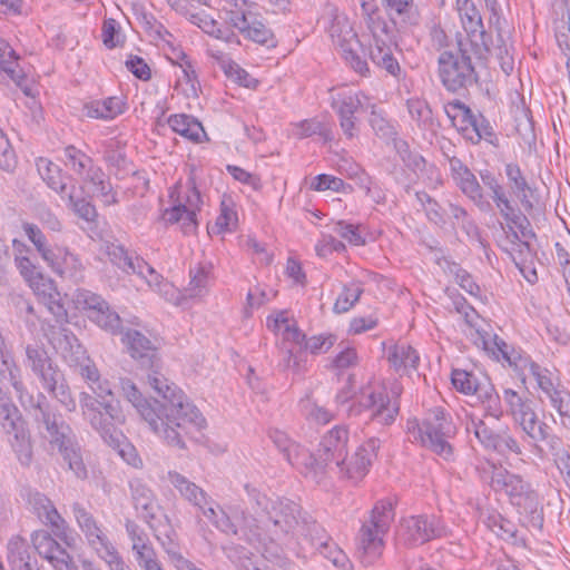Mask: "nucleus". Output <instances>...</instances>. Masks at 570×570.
<instances>
[{
	"label": "nucleus",
	"mask_w": 570,
	"mask_h": 570,
	"mask_svg": "<svg viewBox=\"0 0 570 570\" xmlns=\"http://www.w3.org/2000/svg\"><path fill=\"white\" fill-rule=\"evenodd\" d=\"M317 537L318 553L330 560L336 568L341 570H353V563L346 553L328 537L322 525H313L311 529Z\"/></svg>",
	"instance_id": "30"
},
{
	"label": "nucleus",
	"mask_w": 570,
	"mask_h": 570,
	"mask_svg": "<svg viewBox=\"0 0 570 570\" xmlns=\"http://www.w3.org/2000/svg\"><path fill=\"white\" fill-rule=\"evenodd\" d=\"M189 21L198 26L204 32L217 39L229 42L232 38H234V33L222 30L218 27V22L204 12L190 13Z\"/></svg>",
	"instance_id": "52"
},
{
	"label": "nucleus",
	"mask_w": 570,
	"mask_h": 570,
	"mask_svg": "<svg viewBox=\"0 0 570 570\" xmlns=\"http://www.w3.org/2000/svg\"><path fill=\"white\" fill-rule=\"evenodd\" d=\"M348 431L344 425H336L330 430L322 439L320 448L314 455L315 463H322L323 469L320 473L313 474L305 470V476L315 482H321L327 472L334 471V465L345 463L347 459Z\"/></svg>",
	"instance_id": "15"
},
{
	"label": "nucleus",
	"mask_w": 570,
	"mask_h": 570,
	"mask_svg": "<svg viewBox=\"0 0 570 570\" xmlns=\"http://www.w3.org/2000/svg\"><path fill=\"white\" fill-rule=\"evenodd\" d=\"M46 263L61 278L79 283L85 277V265L80 257L67 247H55Z\"/></svg>",
	"instance_id": "25"
},
{
	"label": "nucleus",
	"mask_w": 570,
	"mask_h": 570,
	"mask_svg": "<svg viewBox=\"0 0 570 570\" xmlns=\"http://www.w3.org/2000/svg\"><path fill=\"white\" fill-rule=\"evenodd\" d=\"M27 365L39 379L42 387L55 397L67 411L73 412L77 403L72 397L65 374L40 344H29L26 347Z\"/></svg>",
	"instance_id": "8"
},
{
	"label": "nucleus",
	"mask_w": 570,
	"mask_h": 570,
	"mask_svg": "<svg viewBox=\"0 0 570 570\" xmlns=\"http://www.w3.org/2000/svg\"><path fill=\"white\" fill-rule=\"evenodd\" d=\"M468 433H472L485 450L494 451L501 455L515 454L521 455L522 449L509 429L495 432L485 421L476 416H469L465 423Z\"/></svg>",
	"instance_id": "17"
},
{
	"label": "nucleus",
	"mask_w": 570,
	"mask_h": 570,
	"mask_svg": "<svg viewBox=\"0 0 570 570\" xmlns=\"http://www.w3.org/2000/svg\"><path fill=\"white\" fill-rule=\"evenodd\" d=\"M71 301L75 307L85 312L87 317L112 334L120 332L121 320L119 315L112 311L100 295L85 288H78L73 292Z\"/></svg>",
	"instance_id": "16"
},
{
	"label": "nucleus",
	"mask_w": 570,
	"mask_h": 570,
	"mask_svg": "<svg viewBox=\"0 0 570 570\" xmlns=\"http://www.w3.org/2000/svg\"><path fill=\"white\" fill-rule=\"evenodd\" d=\"M444 111L452 120V124L462 130L469 129V124L475 116L471 109L460 100L448 102L444 106Z\"/></svg>",
	"instance_id": "53"
},
{
	"label": "nucleus",
	"mask_w": 570,
	"mask_h": 570,
	"mask_svg": "<svg viewBox=\"0 0 570 570\" xmlns=\"http://www.w3.org/2000/svg\"><path fill=\"white\" fill-rule=\"evenodd\" d=\"M20 56L3 38H0V79L10 80L21 88L26 95L29 89L26 85V73L20 66Z\"/></svg>",
	"instance_id": "27"
},
{
	"label": "nucleus",
	"mask_w": 570,
	"mask_h": 570,
	"mask_svg": "<svg viewBox=\"0 0 570 570\" xmlns=\"http://www.w3.org/2000/svg\"><path fill=\"white\" fill-rule=\"evenodd\" d=\"M79 404L83 420L101 436L105 443L116 450L128 464L140 468L141 459L118 428L125 423V415L117 405L98 402L88 392L79 394Z\"/></svg>",
	"instance_id": "2"
},
{
	"label": "nucleus",
	"mask_w": 570,
	"mask_h": 570,
	"mask_svg": "<svg viewBox=\"0 0 570 570\" xmlns=\"http://www.w3.org/2000/svg\"><path fill=\"white\" fill-rule=\"evenodd\" d=\"M504 170L512 194L520 200L525 210H531L533 205L528 196V194L531 191V188L520 167L517 164L510 163L505 165Z\"/></svg>",
	"instance_id": "39"
},
{
	"label": "nucleus",
	"mask_w": 570,
	"mask_h": 570,
	"mask_svg": "<svg viewBox=\"0 0 570 570\" xmlns=\"http://www.w3.org/2000/svg\"><path fill=\"white\" fill-rule=\"evenodd\" d=\"M49 343L61 355L69 366H75L87 356L86 348L80 344L77 336L67 327H59L48 335Z\"/></svg>",
	"instance_id": "26"
},
{
	"label": "nucleus",
	"mask_w": 570,
	"mask_h": 570,
	"mask_svg": "<svg viewBox=\"0 0 570 570\" xmlns=\"http://www.w3.org/2000/svg\"><path fill=\"white\" fill-rule=\"evenodd\" d=\"M464 322L466 326L464 330L466 337L479 348L481 346H489L490 336L493 333L485 328L489 327V325L479 317L474 308L469 306L464 309Z\"/></svg>",
	"instance_id": "38"
},
{
	"label": "nucleus",
	"mask_w": 570,
	"mask_h": 570,
	"mask_svg": "<svg viewBox=\"0 0 570 570\" xmlns=\"http://www.w3.org/2000/svg\"><path fill=\"white\" fill-rule=\"evenodd\" d=\"M473 49V40L458 41V51H444L440 55L439 76L442 85L451 92L466 89L476 81V73L472 66L470 52Z\"/></svg>",
	"instance_id": "10"
},
{
	"label": "nucleus",
	"mask_w": 570,
	"mask_h": 570,
	"mask_svg": "<svg viewBox=\"0 0 570 570\" xmlns=\"http://www.w3.org/2000/svg\"><path fill=\"white\" fill-rule=\"evenodd\" d=\"M524 434L534 443L543 441L547 438V423L539 421L537 412L533 410L522 419L515 422ZM534 449L538 453H542V449L534 444Z\"/></svg>",
	"instance_id": "49"
},
{
	"label": "nucleus",
	"mask_w": 570,
	"mask_h": 570,
	"mask_svg": "<svg viewBox=\"0 0 570 570\" xmlns=\"http://www.w3.org/2000/svg\"><path fill=\"white\" fill-rule=\"evenodd\" d=\"M489 346H481L484 352L494 356L497 360L505 361L510 366H518V361L521 360V356L513 352L509 351V345L500 338L497 334H492L490 336Z\"/></svg>",
	"instance_id": "51"
},
{
	"label": "nucleus",
	"mask_w": 570,
	"mask_h": 570,
	"mask_svg": "<svg viewBox=\"0 0 570 570\" xmlns=\"http://www.w3.org/2000/svg\"><path fill=\"white\" fill-rule=\"evenodd\" d=\"M98 557L106 562L109 570H132L118 553L112 543L97 552Z\"/></svg>",
	"instance_id": "64"
},
{
	"label": "nucleus",
	"mask_w": 570,
	"mask_h": 570,
	"mask_svg": "<svg viewBox=\"0 0 570 570\" xmlns=\"http://www.w3.org/2000/svg\"><path fill=\"white\" fill-rule=\"evenodd\" d=\"M389 362L396 371L409 368L416 370L420 356L412 346L397 344L391 350Z\"/></svg>",
	"instance_id": "47"
},
{
	"label": "nucleus",
	"mask_w": 570,
	"mask_h": 570,
	"mask_svg": "<svg viewBox=\"0 0 570 570\" xmlns=\"http://www.w3.org/2000/svg\"><path fill=\"white\" fill-rule=\"evenodd\" d=\"M31 541L39 556L46 560L57 550L58 541L48 531H35Z\"/></svg>",
	"instance_id": "59"
},
{
	"label": "nucleus",
	"mask_w": 570,
	"mask_h": 570,
	"mask_svg": "<svg viewBox=\"0 0 570 570\" xmlns=\"http://www.w3.org/2000/svg\"><path fill=\"white\" fill-rule=\"evenodd\" d=\"M147 382L160 400L145 399L128 379L120 381L124 396L163 442L185 449L186 440L194 439L195 433L205 429V417L184 392L161 373L151 371Z\"/></svg>",
	"instance_id": "1"
},
{
	"label": "nucleus",
	"mask_w": 570,
	"mask_h": 570,
	"mask_svg": "<svg viewBox=\"0 0 570 570\" xmlns=\"http://www.w3.org/2000/svg\"><path fill=\"white\" fill-rule=\"evenodd\" d=\"M556 39L559 48L567 57V63L570 62V7L556 24Z\"/></svg>",
	"instance_id": "57"
},
{
	"label": "nucleus",
	"mask_w": 570,
	"mask_h": 570,
	"mask_svg": "<svg viewBox=\"0 0 570 570\" xmlns=\"http://www.w3.org/2000/svg\"><path fill=\"white\" fill-rule=\"evenodd\" d=\"M168 125L175 132L195 142H199L202 136L205 135L202 124L185 114L170 116Z\"/></svg>",
	"instance_id": "44"
},
{
	"label": "nucleus",
	"mask_w": 570,
	"mask_h": 570,
	"mask_svg": "<svg viewBox=\"0 0 570 570\" xmlns=\"http://www.w3.org/2000/svg\"><path fill=\"white\" fill-rule=\"evenodd\" d=\"M22 229L29 240L35 245L41 258L46 262L55 250V247L48 245L47 238L40 227L32 223H23Z\"/></svg>",
	"instance_id": "56"
},
{
	"label": "nucleus",
	"mask_w": 570,
	"mask_h": 570,
	"mask_svg": "<svg viewBox=\"0 0 570 570\" xmlns=\"http://www.w3.org/2000/svg\"><path fill=\"white\" fill-rule=\"evenodd\" d=\"M75 521L85 535L88 546L97 553L111 542L94 514L80 502L71 504Z\"/></svg>",
	"instance_id": "24"
},
{
	"label": "nucleus",
	"mask_w": 570,
	"mask_h": 570,
	"mask_svg": "<svg viewBox=\"0 0 570 570\" xmlns=\"http://www.w3.org/2000/svg\"><path fill=\"white\" fill-rule=\"evenodd\" d=\"M202 205V197L194 184L187 187L183 199L177 205L166 209L163 218L165 222L174 224L180 223L185 233H191L197 226V210Z\"/></svg>",
	"instance_id": "23"
},
{
	"label": "nucleus",
	"mask_w": 570,
	"mask_h": 570,
	"mask_svg": "<svg viewBox=\"0 0 570 570\" xmlns=\"http://www.w3.org/2000/svg\"><path fill=\"white\" fill-rule=\"evenodd\" d=\"M312 188L318 191L330 189L337 193H347L352 189L351 186L346 185L341 178L326 174L316 176L313 179Z\"/></svg>",
	"instance_id": "63"
},
{
	"label": "nucleus",
	"mask_w": 570,
	"mask_h": 570,
	"mask_svg": "<svg viewBox=\"0 0 570 570\" xmlns=\"http://www.w3.org/2000/svg\"><path fill=\"white\" fill-rule=\"evenodd\" d=\"M122 343L132 358L139 361L144 366L154 367L157 348L147 336L139 331L128 330L122 337Z\"/></svg>",
	"instance_id": "29"
},
{
	"label": "nucleus",
	"mask_w": 570,
	"mask_h": 570,
	"mask_svg": "<svg viewBox=\"0 0 570 570\" xmlns=\"http://www.w3.org/2000/svg\"><path fill=\"white\" fill-rule=\"evenodd\" d=\"M393 19L406 27H416L421 23V13L413 0H383Z\"/></svg>",
	"instance_id": "37"
},
{
	"label": "nucleus",
	"mask_w": 570,
	"mask_h": 570,
	"mask_svg": "<svg viewBox=\"0 0 570 570\" xmlns=\"http://www.w3.org/2000/svg\"><path fill=\"white\" fill-rule=\"evenodd\" d=\"M406 431L411 442L420 443L444 460L452 458L453 448L450 440L456 434V425L451 414L442 407L429 410L422 422L415 417L409 419Z\"/></svg>",
	"instance_id": "4"
},
{
	"label": "nucleus",
	"mask_w": 570,
	"mask_h": 570,
	"mask_svg": "<svg viewBox=\"0 0 570 570\" xmlns=\"http://www.w3.org/2000/svg\"><path fill=\"white\" fill-rule=\"evenodd\" d=\"M365 11L364 22L372 36V42L368 48V56L371 61L381 70L386 73L399 78L401 75V66L395 51L397 43L394 39L393 28L385 21L377 10L368 11L363 3Z\"/></svg>",
	"instance_id": "9"
},
{
	"label": "nucleus",
	"mask_w": 570,
	"mask_h": 570,
	"mask_svg": "<svg viewBox=\"0 0 570 570\" xmlns=\"http://www.w3.org/2000/svg\"><path fill=\"white\" fill-rule=\"evenodd\" d=\"M394 519L390 502H379L365 520L356 537V557L364 566L374 564L383 554L384 537Z\"/></svg>",
	"instance_id": "7"
},
{
	"label": "nucleus",
	"mask_w": 570,
	"mask_h": 570,
	"mask_svg": "<svg viewBox=\"0 0 570 570\" xmlns=\"http://www.w3.org/2000/svg\"><path fill=\"white\" fill-rule=\"evenodd\" d=\"M28 504L41 522L50 527L55 537L68 547L75 546L76 535L72 529L47 495L40 492L30 493L28 495Z\"/></svg>",
	"instance_id": "19"
},
{
	"label": "nucleus",
	"mask_w": 570,
	"mask_h": 570,
	"mask_svg": "<svg viewBox=\"0 0 570 570\" xmlns=\"http://www.w3.org/2000/svg\"><path fill=\"white\" fill-rule=\"evenodd\" d=\"M455 3L456 11L460 16L463 29L468 35V39L476 33L483 36L482 18L475 4L471 0H456Z\"/></svg>",
	"instance_id": "41"
},
{
	"label": "nucleus",
	"mask_w": 570,
	"mask_h": 570,
	"mask_svg": "<svg viewBox=\"0 0 570 570\" xmlns=\"http://www.w3.org/2000/svg\"><path fill=\"white\" fill-rule=\"evenodd\" d=\"M37 169L48 187L59 196L67 193L68 187L76 184L72 177L63 174L60 167L48 158H39L37 160Z\"/></svg>",
	"instance_id": "31"
},
{
	"label": "nucleus",
	"mask_w": 570,
	"mask_h": 570,
	"mask_svg": "<svg viewBox=\"0 0 570 570\" xmlns=\"http://www.w3.org/2000/svg\"><path fill=\"white\" fill-rule=\"evenodd\" d=\"M0 379L8 380L20 399L26 391L21 380V371L14 362L11 352L3 346L0 348Z\"/></svg>",
	"instance_id": "42"
},
{
	"label": "nucleus",
	"mask_w": 570,
	"mask_h": 570,
	"mask_svg": "<svg viewBox=\"0 0 570 570\" xmlns=\"http://www.w3.org/2000/svg\"><path fill=\"white\" fill-rule=\"evenodd\" d=\"M379 448L380 441L377 439H368L357 448L353 456L348 460L345 459L344 464L334 465L333 472H336L341 478L358 482L367 474Z\"/></svg>",
	"instance_id": "22"
},
{
	"label": "nucleus",
	"mask_w": 570,
	"mask_h": 570,
	"mask_svg": "<svg viewBox=\"0 0 570 570\" xmlns=\"http://www.w3.org/2000/svg\"><path fill=\"white\" fill-rule=\"evenodd\" d=\"M8 560L11 570H40L36 558L29 552L27 542L14 537L8 543Z\"/></svg>",
	"instance_id": "35"
},
{
	"label": "nucleus",
	"mask_w": 570,
	"mask_h": 570,
	"mask_svg": "<svg viewBox=\"0 0 570 570\" xmlns=\"http://www.w3.org/2000/svg\"><path fill=\"white\" fill-rule=\"evenodd\" d=\"M0 425L10 436L9 442L18 461L29 466L32 462L33 449L27 423L2 387H0Z\"/></svg>",
	"instance_id": "11"
},
{
	"label": "nucleus",
	"mask_w": 570,
	"mask_h": 570,
	"mask_svg": "<svg viewBox=\"0 0 570 570\" xmlns=\"http://www.w3.org/2000/svg\"><path fill=\"white\" fill-rule=\"evenodd\" d=\"M189 277L190 281L185 287V296L196 298L206 295L213 278V265L208 262L197 264L190 268Z\"/></svg>",
	"instance_id": "36"
},
{
	"label": "nucleus",
	"mask_w": 570,
	"mask_h": 570,
	"mask_svg": "<svg viewBox=\"0 0 570 570\" xmlns=\"http://www.w3.org/2000/svg\"><path fill=\"white\" fill-rule=\"evenodd\" d=\"M243 35L259 45H266L268 47L275 46V38L272 30L262 21L257 20L254 14L243 31Z\"/></svg>",
	"instance_id": "55"
},
{
	"label": "nucleus",
	"mask_w": 570,
	"mask_h": 570,
	"mask_svg": "<svg viewBox=\"0 0 570 570\" xmlns=\"http://www.w3.org/2000/svg\"><path fill=\"white\" fill-rule=\"evenodd\" d=\"M502 399L507 406V413L511 415L514 422L534 410L533 402L530 399L522 396L512 389H505Z\"/></svg>",
	"instance_id": "46"
},
{
	"label": "nucleus",
	"mask_w": 570,
	"mask_h": 570,
	"mask_svg": "<svg viewBox=\"0 0 570 570\" xmlns=\"http://www.w3.org/2000/svg\"><path fill=\"white\" fill-rule=\"evenodd\" d=\"M168 480L179 494L196 508H204L205 503H212V498L196 483L176 471L168 472Z\"/></svg>",
	"instance_id": "33"
},
{
	"label": "nucleus",
	"mask_w": 570,
	"mask_h": 570,
	"mask_svg": "<svg viewBox=\"0 0 570 570\" xmlns=\"http://www.w3.org/2000/svg\"><path fill=\"white\" fill-rule=\"evenodd\" d=\"M401 394V387L393 385L391 393L385 389L363 391L357 404L350 407V415H364L365 421H376L382 425L392 424L400 411L397 397Z\"/></svg>",
	"instance_id": "12"
},
{
	"label": "nucleus",
	"mask_w": 570,
	"mask_h": 570,
	"mask_svg": "<svg viewBox=\"0 0 570 570\" xmlns=\"http://www.w3.org/2000/svg\"><path fill=\"white\" fill-rule=\"evenodd\" d=\"M131 499L139 515L147 522L157 520L159 505L153 490L140 479H134L129 483Z\"/></svg>",
	"instance_id": "28"
},
{
	"label": "nucleus",
	"mask_w": 570,
	"mask_h": 570,
	"mask_svg": "<svg viewBox=\"0 0 570 570\" xmlns=\"http://www.w3.org/2000/svg\"><path fill=\"white\" fill-rule=\"evenodd\" d=\"M125 104L119 97H109L104 100H96L85 106L86 115L97 119H114L124 112Z\"/></svg>",
	"instance_id": "43"
},
{
	"label": "nucleus",
	"mask_w": 570,
	"mask_h": 570,
	"mask_svg": "<svg viewBox=\"0 0 570 570\" xmlns=\"http://www.w3.org/2000/svg\"><path fill=\"white\" fill-rule=\"evenodd\" d=\"M363 293V287L360 283L352 282L344 286L342 293L334 303L333 311L337 314L348 312L355 303L360 299Z\"/></svg>",
	"instance_id": "54"
},
{
	"label": "nucleus",
	"mask_w": 570,
	"mask_h": 570,
	"mask_svg": "<svg viewBox=\"0 0 570 570\" xmlns=\"http://www.w3.org/2000/svg\"><path fill=\"white\" fill-rule=\"evenodd\" d=\"M406 108L411 119L421 130L434 129L435 119L426 100L420 98H410L406 101Z\"/></svg>",
	"instance_id": "45"
},
{
	"label": "nucleus",
	"mask_w": 570,
	"mask_h": 570,
	"mask_svg": "<svg viewBox=\"0 0 570 570\" xmlns=\"http://www.w3.org/2000/svg\"><path fill=\"white\" fill-rule=\"evenodd\" d=\"M107 254L112 264L127 274H135L137 268L146 267V262L142 258L129 255L122 246L111 245L108 247Z\"/></svg>",
	"instance_id": "48"
},
{
	"label": "nucleus",
	"mask_w": 570,
	"mask_h": 570,
	"mask_svg": "<svg viewBox=\"0 0 570 570\" xmlns=\"http://www.w3.org/2000/svg\"><path fill=\"white\" fill-rule=\"evenodd\" d=\"M451 381L455 390L466 395H472L476 391L479 379L464 370H453Z\"/></svg>",
	"instance_id": "61"
},
{
	"label": "nucleus",
	"mask_w": 570,
	"mask_h": 570,
	"mask_svg": "<svg viewBox=\"0 0 570 570\" xmlns=\"http://www.w3.org/2000/svg\"><path fill=\"white\" fill-rule=\"evenodd\" d=\"M126 531L132 541V550L136 552L137 561L142 569L158 561L148 537L138 524L128 521L126 523Z\"/></svg>",
	"instance_id": "32"
},
{
	"label": "nucleus",
	"mask_w": 570,
	"mask_h": 570,
	"mask_svg": "<svg viewBox=\"0 0 570 570\" xmlns=\"http://www.w3.org/2000/svg\"><path fill=\"white\" fill-rule=\"evenodd\" d=\"M453 180L462 194L473 202L480 210L488 212L491 209V203L485 198L476 176L470 169L455 176Z\"/></svg>",
	"instance_id": "34"
},
{
	"label": "nucleus",
	"mask_w": 570,
	"mask_h": 570,
	"mask_svg": "<svg viewBox=\"0 0 570 570\" xmlns=\"http://www.w3.org/2000/svg\"><path fill=\"white\" fill-rule=\"evenodd\" d=\"M33 407L36 410L35 417L43 425L47 432L45 438L48 440L51 449L58 450L78 479H86L87 469L82 460L80 446L75 440L70 425L60 415L50 410V405L43 394H39Z\"/></svg>",
	"instance_id": "3"
},
{
	"label": "nucleus",
	"mask_w": 570,
	"mask_h": 570,
	"mask_svg": "<svg viewBox=\"0 0 570 570\" xmlns=\"http://www.w3.org/2000/svg\"><path fill=\"white\" fill-rule=\"evenodd\" d=\"M326 16L330 20L327 31L333 45L341 51L342 57L357 73L365 76L368 72V66L367 62L357 55V48L361 47V42L350 20L334 7L327 8Z\"/></svg>",
	"instance_id": "13"
},
{
	"label": "nucleus",
	"mask_w": 570,
	"mask_h": 570,
	"mask_svg": "<svg viewBox=\"0 0 570 570\" xmlns=\"http://www.w3.org/2000/svg\"><path fill=\"white\" fill-rule=\"evenodd\" d=\"M256 503L266 512L274 529L271 532L275 537L289 533L297 525L298 507L291 500H269L264 494L256 495Z\"/></svg>",
	"instance_id": "20"
},
{
	"label": "nucleus",
	"mask_w": 570,
	"mask_h": 570,
	"mask_svg": "<svg viewBox=\"0 0 570 570\" xmlns=\"http://www.w3.org/2000/svg\"><path fill=\"white\" fill-rule=\"evenodd\" d=\"M106 163L117 169H125L127 165V156L121 142L117 139H111L106 145L104 153Z\"/></svg>",
	"instance_id": "60"
},
{
	"label": "nucleus",
	"mask_w": 570,
	"mask_h": 570,
	"mask_svg": "<svg viewBox=\"0 0 570 570\" xmlns=\"http://www.w3.org/2000/svg\"><path fill=\"white\" fill-rule=\"evenodd\" d=\"M101 38L102 43L108 49H114L116 47L122 46L125 41L124 36L121 35L119 23L112 18L104 20L101 28Z\"/></svg>",
	"instance_id": "58"
},
{
	"label": "nucleus",
	"mask_w": 570,
	"mask_h": 570,
	"mask_svg": "<svg viewBox=\"0 0 570 570\" xmlns=\"http://www.w3.org/2000/svg\"><path fill=\"white\" fill-rule=\"evenodd\" d=\"M66 166L85 183L92 185V194L100 197L106 205L117 203L112 187L106 174L100 167L95 166L94 160L87 154L70 145L65 148Z\"/></svg>",
	"instance_id": "14"
},
{
	"label": "nucleus",
	"mask_w": 570,
	"mask_h": 570,
	"mask_svg": "<svg viewBox=\"0 0 570 570\" xmlns=\"http://www.w3.org/2000/svg\"><path fill=\"white\" fill-rule=\"evenodd\" d=\"M491 483L495 489L504 491L510 502L529 519L533 528H542L543 514L540 495L529 481L520 474L492 465Z\"/></svg>",
	"instance_id": "5"
},
{
	"label": "nucleus",
	"mask_w": 570,
	"mask_h": 570,
	"mask_svg": "<svg viewBox=\"0 0 570 570\" xmlns=\"http://www.w3.org/2000/svg\"><path fill=\"white\" fill-rule=\"evenodd\" d=\"M449 531L436 515H411L401 521L399 539L406 546H420L446 537Z\"/></svg>",
	"instance_id": "18"
},
{
	"label": "nucleus",
	"mask_w": 570,
	"mask_h": 570,
	"mask_svg": "<svg viewBox=\"0 0 570 570\" xmlns=\"http://www.w3.org/2000/svg\"><path fill=\"white\" fill-rule=\"evenodd\" d=\"M269 438L275 446L284 454L288 463L304 475L305 470L313 474L322 471V463H315L314 455L305 448L293 442L285 432L277 429L271 430Z\"/></svg>",
	"instance_id": "21"
},
{
	"label": "nucleus",
	"mask_w": 570,
	"mask_h": 570,
	"mask_svg": "<svg viewBox=\"0 0 570 570\" xmlns=\"http://www.w3.org/2000/svg\"><path fill=\"white\" fill-rule=\"evenodd\" d=\"M305 417L315 424H327L334 419V414L316 402L306 400L303 404Z\"/></svg>",
	"instance_id": "62"
},
{
	"label": "nucleus",
	"mask_w": 570,
	"mask_h": 570,
	"mask_svg": "<svg viewBox=\"0 0 570 570\" xmlns=\"http://www.w3.org/2000/svg\"><path fill=\"white\" fill-rule=\"evenodd\" d=\"M81 193L82 188H77L75 184L68 187L67 193L60 197L79 218L85 219L86 222H94L97 217L96 208L90 202L80 195Z\"/></svg>",
	"instance_id": "40"
},
{
	"label": "nucleus",
	"mask_w": 570,
	"mask_h": 570,
	"mask_svg": "<svg viewBox=\"0 0 570 570\" xmlns=\"http://www.w3.org/2000/svg\"><path fill=\"white\" fill-rule=\"evenodd\" d=\"M278 368L282 371H293L295 374H302L305 371V353L301 347H287L281 348V360L278 362Z\"/></svg>",
	"instance_id": "50"
},
{
	"label": "nucleus",
	"mask_w": 570,
	"mask_h": 570,
	"mask_svg": "<svg viewBox=\"0 0 570 570\" xmlns=\"http://www.w3.org/2000/svg\"><path fill=\"white\" fill-rule=\"evenodd\" d=\"M332 107L338 116L340 127L346 138L353 139L358 135L357 117L361 109L371 108L370 125L380 136H387L392 128L381 112L376 110L371 99L362 91H341L332 96Z\"/></svg>",
	"instance_id": "6"
}]
</instances>
